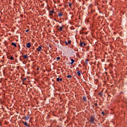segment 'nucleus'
Returning <instances> with one entry per match:
<instances>
[{"label": "nucleus", "mask_w": 127, "mask_h": 127, "mask_svg": "<svg viewBox=\"0 0 127 127\" xmlns=\"http://www.w3.org/2000/svg\"><path fill=\"white\" fill-rule=\"evenodd\" d=\"M71 62L70 63L71 64H73L74 62H75V60H74V59H71Z\"/></svg>", "instance_id": "17"}, {"label": "nucleus", "mask_w": 127, "mask_h": 127, "mask_svg": "<svg viewBox=\"0 0 127 127\" xmlns=\"http://www.w3.org/2000/svg\"><path fill=\"white\" fill-rule=\"evenodd\" d=\"M89 62V60H85V63H88Z\"/></svg>", "instance_id": "21"}, {"label": "nucleus", "mask_w": 127, "mask_h": 127, "mask_svg": "<svg viewBox=\"0 0 127 127\" xmlns=\"http://www.w3.org/2000/svg\"><path fill=\"white\" fill-rule=\"evenodd\" d=\"M22 123L23 124V125H25L26 127H29V126H28V124H27V122H26L22 121Z\"/></svg>", "instance_id": "7"}, {"label": "nucleus", "mask_w": 127, "mask_h": 127, "mask_svg": "<svg viewBox=\"0 0 127 127\" xmlns=\"http://www.w3.org/2000/svg\"><path fill=\"white\" fill-rule=\"evenodd\" d=\"M95 120H96L95 119V117H94L93 116H91L90 118V123L91 124H95Z\"/></svg>", "instance_id": "1"}, {"label": "nucleus", "mask_w": 127, "mask_h": 127, "mask_svg": "<svg viewBox=\"0 0 127 127\" xmlns=\"http://www.w3.org/2000/svg\"><path fill=\"white\" fill-rule=\"evenodd\" d=\"M98 95L99 96H100V97H103V93L102 92H99Z\"/></svg>", "instance_id": "16"}, {"label": "nucleus", "mask_w": 127, "mask_h": 127, "mask_svg": "<svg viewBox=\"0 0 127 127\" xmlns=\"http://www.w3.org/2000/svg\"><path fill=\"white\" fill-rule=\"evenodd\" d=\"M29 119H30V116H27V117L25 116L24 117V120H25V121H28V120H29Z\"/></svg>", "instance_id": "6"}, {"label": "nucleus", "mask_w": 127, "mask_h": 127, "mask_svg": "<svg viewBox=\"0 0 127 127\" xmlns=\"http://www.w3.org/2000/svg\"><path fill=\"white\" fill-rule=\"evenodd\" d=\"M57 60H60V57H58L57 58Z\"/></svg>", "instance_id": "23"}, {"label": "nucleus", "mask_w": 127, "mask_h": 127, "mask_svg": "<svg viewBox=\"0 0 127 127\" xmlns=\"http://www.w3.org/2000/svg\"><path fill=\"white\" fill-rule=\"evenodd\" d=\"M65 44H66V45H68V42H65Z\"/></svg>", "instance_id": "26"}, {"label": "nucleus", "mask_w": 127, "mask_h": 127, "mask_svg": "<svg viewBox=\"0 0 127 127\" xmlns=\"http://www.w3.org/2000/svg\"><path fill=\"white\" fill-rule=\"evenodd\" d=\"M82 100L84 102H86V101H87V98L86 97V96H83L82 98Z\"/></svg>", "instance_id": "11"}, {"label": "nucleus", "mask_w": 127, "mask_h": 127, "mask_svg": "<svg viewBox=\"0 0 127 127\" xmlns=\"http://www.w3.org/2000/svg\"><path fill=\"white\" fill-rule=\"evenodd\" d=\"M11 45H13V46H14V47H16L17 46L16 44H15V43H12Z\"/></svg>", "instance_id": "14"}, {"label": "nucleus", "mask_w": 127, "mask_h": 127, "mask_svg": "<svg viewBox=\"0 0 127 127\" xmlns=\"http://www.w3.org/2000/svg\"><path fill=\"white\" fill-rule=\"evenodd\" d=\"M69 7H70V8H71L72 4H71V3H70L69 4Z\"/></svg>", "instance_id": "20"}, {"label": "nucleus", "mask_w": 127, "mask_h": 127, "mask_svg": "<svg viewBox=\"0 0 127 127\" xmlns=\"http://www.w3.org/2000/svg\"><path fill=\"white\" fill-rule=\"evenodd\" d=\"M86 45V43H83V42H80L79 44V46L80 47H85Z\"/></svg>", "instance_id": "4"}, {"label": "nucleus", "mask_w": 127, "mask_h": 127, "mask_svg": "<svg viewBox=\"0 0 127 127\" xmlns=\"http://www.w3.org/2000/svg\"><path fill=\"white\" fill-rule=\"evenodd\" d=\"M85 34H87V33H85Z\"/></svg>", "instance_id": "33"}, {"label": "nucleus", "mask_w": 127, "mask_h": 127, "mask_svg": "<svg viewBox=\"0 0 127 127\" xmlns=\"http://www.w3.org/2000/svg\"><path fill=\"white\" fill-rule=\"evenodd\" d=\"M23 57L24 59H27V58H28V56H27V55H24Z\"/></svg>", "instance_id": "12"}, {"label": "nucleus", "mask_w": 127, "mask_h": 127, "mask_svg": "<svg viewBox=\"0 0 127 127\" xmlns=\"http://www.w3.org/2000/svg\"><path fill=\"white\" fill-rule=\"evenodd\" d=\"M62 22H59V23H62Z\"/></svg>", "instance_id": "31"}, {"label": "nucleus", "mask_w": 127, "mask_h": 127, "mask_svg": "<svg viewBox=\"0 0 127 127\" xmlns=\"http://www.w3.org/2000/svg\"><path fill=\"white\" fill-rule=\"evenodd\" d=\"M37 71H38V70H39V68H37Z\"/></svg>", "instance_id": "30"}, {"label": "nucleus", "mask_w": 127, "mask_h": 127, "mask_svg": "<svg viewBox=\"0 0 127 127\" xmlns=\"http://www.w3.org/2000/svg\"><path fill=\"white\" fill-rule=\"evenodd\" d=\"M55 20L56 21V20H56V19H55Z\"/></svg>", "instance_id": "32"}, {"label": "nucleus", "mask_w": 127, "mask_h": 127, "mask_svg": "<svg viewBox=\"0 0 127 127\" xmlns=\"http://www.w3.org/2000/svg\"><path fill=\"white\" fill-rule=\"evenodd\" d=\"M28 31H29V30H26V32H28Z\"/></svg>", "instance_id": "27"}, {"label": "nucleus", "mask_w": 127, "mask_h": 127, "mask_svg": "<svg viewBox=\"0 0 127 127\" xmlns=\"http://www.w3.org/2000/svg\"><path fill=\"white\" fill-rule=\"evenodd\" d=\"M49 15L50 16H53V13L55 14H56V12L54 11V9H53L52 10H50L49 12Z\"/></svg>", "instance_id": "2"}, {"label": "nucleus", "mask_w": 127, "mask_h": 127, "mask_svg": "<svg viewBox=\"0 0 127 127\" xmlns=\"http://www.w3.org/2000/svg\"><path fill=\"white\" fill-rule=\"evenodd\" d=\"M25 80H26V78H24L23 79V81H25Z\"/></svg>", "instance_id": "25"}, {"label": "nucleus", "mask_w": 127, "mask_h": 127, "mask_svg": "<svg viewBox=\"0 0 127 127\" xmlns=\"http://www.w3.org/2000/svg\"><path fill=\"white\" fill-rule=\"evenodd\" d=\"M63 30V26H60L59 28L58 29V31H62Z\"/></svg>", "instance_id": "9"}, {"label": "nucleus", "mask_w": 127, "mask_h": 127, "mask_svg": "<svg viewBox=\"0 0 127 127\" xmlns=\"http://www.w3.org/2000/svg\"><path fill=\"white\" fill-rule=\"evenodd\" d=\"M36 50H37V51H38V52H40V51L43 50H42V45H40L38 48H37Z\"/></svg>", "instance_id": "3"}, {"label": "nucleus", "mask_w": 127, "mask_h": 127, "mask_svg": "<svg viewBox=\"0 0 127 127\" xmlns=\"http://www.w3.org/2000/svg\"><path fill=\"white\" fill-rule=\"evenodd\" d=\"M10 60H14V58L12 56H9V58H8Z\"/></svg>", "instance_id": "10"}, {"label": "nucleus", "mask_w": 127, "mask_h": 127, "mask_svg": "<svg viewBox=\"0 0 127 127\" xmlns=\"http://www.w3.org/2000/svg\"><path fill=\"white\" fill-rule=\"evenodd\" d=\"M57 82H59V81H60V78H59V77H58L57 78Z\"/></svg>", "instance_id": "19"}, {"label": "nucleus", "mask_w": 127, "mask_h": 127, "mask_svg": "<svg viewBox=\"0 0 127 127\" xmlns=\"http://www.w3.org/2000/svg\"><path fill=\"white\" fill-rule=\"evenodd\" d=\"M67 78H69V79H72V75H70V74H68L67 76Z\"/></svg>", "instance_id": "15"}, {"label": "nucleus", "mask_w": 127, "mask_h": 127, "mask_svg": "<svg viewBox=\"0 0 127 127\" xmlns=\"http://www.w3.org/2000/svg\"><path fill=\"white\" fill-rule=\"evenodd\" d=\"M56 21L57 22H59V20H56Z\"/></svg>", "instance_id": "28"}, {"label": "nucleus", "mask_w": 127, "mask_h": 127, "mask_svg": "<svg viewBox=\"0 0 127 127\" xmlns=\"http://www.w3.org/2000/svg\"><path fill=\"white\" fill-rule=\"evenodd\" d=\"M94 106H95V107H97L98 106V103H94Z\"/></svg>", "instance_id": "22"}, {"label": "nucleus", "mask_w": 127, "mask_h": 127, "mask_svg": "<svg viewBox=\"0 0 127 127\" xmlns=\"http://www.w3.org/2000/svg\"><path fill=\"white\" fill-rule=\"evenodd\" d=\"M26 47L27 48H30V47H31V44L30 42H29L26 44Z\"/></svg>", "instance_id": "8"}, {"label": "nucleus", "mask_w": 127, "mask_h": 127, "mask_svg": "<svg viewBox=\"0 0 127 127\" xmlns=\"http://www.w3.org/2000/svg\"><path fill=\"white\" fill-rule=\"evenodd\" d=\"M60 81H62V78H60Z\"/></svg>", "instance_id": "29"}, {"label": "nucleus", "mask_w": 127, "mask_h": 127, "mask_svg": "<svg viewBox=\"0 0 127 127\" xmlns=\"http://www.w3.org/2000/svg\"><path fill=\"white\" fill-rule=\"evenodd\" d=\"M77 74L78 75V76L79 77H80V76H81V72H80V71H78L77 72Z\"/></svg>", "instance_id": "13"}, {"label": "nucleus", "mask_w": 127, "mask_h": 127, "mask_svg": "<svg viewBox=\"0 0 127 127\" xmlns=\"http://www.w3.org/2000/svg\"><path fill=\"white\" fill-rule=\"evenodd\" d=\"M64 15V13H63V12L62 11L59 12V14H58L59 17H62V16H63Z\"/></svg>", "instance_id": "5"}, {"label": "nucleus", "mask_w": 127, "mask_h": 127, "mask_svg": "<svg viewBox=\"0 0 127 127\" xmlns=\"http://www.w3.org/2000/svg\"><path fill=\"white\" fill-rule=\"evenodd\" d=\"M67 43L68 44H71V40H68Z\"/></svg>", "instance_id": "18"}, {"label": "nucleus", "mask_w": 127, "mask_h": 127, "mask_svg": "<svg viewBox=\"0 0 127 127\" xmlns=\"http://www.w3.org/2000/svg\"><path fill=\"white\" fill-rule=\"evenodd\" d=\"M102 115H103V116H105V113L104 112H102L101 113Z\"/></svg>", "instance_id": "24"}]
</instances>
